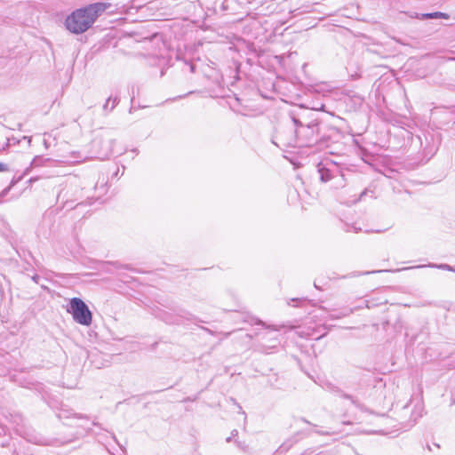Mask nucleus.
I'll list each match as a JSON object with an SVG mask.
<instances>
[{
  "mask_svg": "<svg viewBox=\"0 0 455 455\" xmlns=\"http://www.w3.org/2000/svg\"><path fill=\"white\" fill-rule=\"evenodd\" d=\"M235 443H237V445H238L240 448L244 449L243 444H242L240 442L235 441Z\"/></svg>",
  "mask_w": 455,
  "mask_h": 455,
  "instance_id": "26",
  "label": "nucleus"
},
{
  "mask_svg": "<svg viewBox=\"0 0 455 455\" xmlns=\"http://www.w3.org/2000/svg\"><path fill=\"white\" fill-rule=\"evenodd\" d=\"M320 180L322 182L333 181L335 188H342L345 186L344 175L336 163L326 161L320 163L317 166Z\"/></svg>",
  "mask_w": 455,
  "mask_h": 455,
  "instance_id": "4",
  "label": "nucleus"
},
{
  "mask_svg": "<svg viewBox=\"0 0 455 455\" xmlns=\"http://www.w3.org/2000/svg\"><path fill=\"white\" fill-rule=\"evenodd\" d=\"M291 300L292 301H297V300H299V299H292Z\"/></svg>",
  "mask_w": 455,
  "mask_h": 455,
  "instance_id": "34",
  "label": "nucleus"
},
{
  "mask_svg": "<svg viewBox=\"0 0 455 455\" xmlns=\"http://www.w3.org/2000/svg\"><path fill=\"white\" fill-rule=\"evenodd\" d=\"M422 267H432V268H438L443 270H447L451 272H455V267L448 265V264H435V263H428L426 265H418V266H412L409 267H403L400 269L394 270V272L403 271V270H408V269H414V268H422Z\"/></svg>",
  "mask_w": 455,
  "mask_h": 455,
  "instance_id": "8",
  "label": "nucleus"
},
{
  "mask_svg": "<svg viewBox=\"0 0 455 455\" xmlns=\"http://www.w3.org/2000/svg\"><path fill=\"white\" fill-rule=\"evenodd\" d=\"M269 340L271 341V344H260V349L266 353H268L269 349L275 348L279 345V340L277 337L269 338Z\"/></svg>",
  "mask_w": 455,
  "mask_h": 455,
  "instance_id": "12",
  "label": "nucleus"
},
{
  "mask_svg": "<svg viewBox=\"0 0 455 455\" xmlns=\"http://www.w3.org/2000/svg\"><path fill=\"white\" fill-rule=\"evenodd\" d=\"M196 399V397H195V398L188 397V398H186L184 401H185V402H186V401H195Z\"/></svg>",
  "mask_w": 455,
  "mask_h": 455,
  "instance_id": "27",
  "label": "nucleus"
},
{
  "mask_svg": "<svg viewBox=\"0 0 455 455\" xmlns=\"http://www.w3.org/2000/svg\"><path fill=\"white\" fill-rule=\"evenodd\" d=\"M109 6L110 4L99 2L77 9L66 18L65 27L73 34H82L88 30Z\"/></svg>",
  "mask_w": 455,
  "mask_h": 455,
  "instance_id": "2",
  "label": "nucleus"
},
{
  "mask_svg": "<svg viewBox=\"0 0 455 455\" xmlns=\"http://www.w3.org/2000/svg\"><path fill=\"white\" fill-rule=\"evenodd\" d=\"M9 171V167L6 164L0 163V172Z\"/></svg>",
  "mask_w": 455,
  "mask_h": 455,
  "instance_id": "18",
  "label": "nucleus"
},
{
  "mask_svg": "<svg viewBox=\"0 0 455 455\" xmlns=\"http://www.w3.org/2000/svg\"><path fill=\"white\" fill-rule=\"evenodd\" d=\"M272 143L282 150L291 148H299L297 129L289 118V123L280 124L272 137Z\"/></svg>",
  "mask_w": 455,
  "mask_h": 455,
  "instance_id": "3",
  "label": "nucleus"
},
{
  "mask_svg": "<svg viewBox=\"0 0 455 455\" xmlns=\"http://www.w3.org/2000/svg\"><path fill=\"white\" fill-rule=\"evenodd\" d=\"M191 93H193V92H189L188 94H185V95H180V96H178L176 99H182V98H184L186 95H188V94H191Z\"/></svg>",
  "mask_w": 455,
  "mask_h": 455,
  "instance_id": "24",
  "label": "nucleus"
},
{
  "mask_svg": "<svg viewBox=\"0 0 455 455\" xmlns=\"http://www.w3.org/2000/svg\"><path fill=\"white\" fill-rule=\"evenodd\" d=\"M419 20H428V19H449V15L442 12H427V13H415L411 16Z\"/></svg>",
  "mask_w": 455,
  "mask_h": 455,
  "instance_id": "9",
  "label": "nucleus"
},
{
  "mask_svg": "<svg viewBox=\"0 0 455 455\" xmlns=\"http://www.w3.org/2000/svg\"><path fill=\"white\" fill-rule=\"evenodd\" d=\"M229 334H230V332H227V333H225V337H228V336H229Z\"/></svg>",
  "mask_w": 455,
  "mask_h": 455,
  "instance_id": "30",
  "label": "nucleus"
},
{
  "mask_svg": "<svg viewBox=\"0 0 455 455\" xmlns=\"http://www.w3.org/2000/svg\"><path fill=\"white\" fill-rule=\"evenodd\" d=\"M192 315L186 310L180 309L177 314L173 315L169 312L162 314L161 318L168 324H180L184 319L190 320Z\"/></svg>",
  "mask_w": 455,
  "mask_h": 455,
  "instance_id": "6",
  "label": "nucleus"
},
{
  "mask_svg": "<svg viewBox=\"0 0 455 455\" xmlns=\"http://www.w3.org/2000/svg\"><path fill=\"white\" fill-rule=\"evenodd\" d=\"M387 270H373V271H365V272H363V273H353L351 274L349 276L353 277V276H357V275H370V274H375V273H381V272H387Z\"/></svg>",
  "mask_w": 455,
  "mask_h": 455,
  "instance_id": "15",
  "label": "nucleus"
},
{
  "mask_svg": "<svg viewBox=\"0 0 455 455\" xmlns=\"http://www.w3.org/2000/svg\"><path fill=\"white\" fill-rule=\"evenodd\" d=\"M237 435H238V431H237L236 429L232 430V432H231V435H230V436H228V437L226 439V441H227L228 443L231 442L232 438H233V437H235V436H236Z\"/></svg>",
  "mask_w": 455,
  "mask_h": 455,
  "instance_id": "17",
  "label": "nucleus"
},
{
  "mask_svg": "<svg viewBox=\"0 0 455 455\" xmlns=\"http://www.w3.org/2000/svg\"><path fill=\"white\" fill-rule=\"evenodd\" d=\"M40 279V276L38 275H35L33 277H32V280L35 282V283H38V280Z\"/></svg>",
  "mask_w": 455,
  "mask_h": 455,
  "instance_id": "21",
  "label": "nucleus"
},
{
  "mask_svg": "<svg viewBox=\"0 0 455 455\" xmlns=\"http://www.w3.org/2000/svg\"><path fill=\"white\" fill-rule=\"evenodd\" d=\"M316 433L319 435H331L330 432H323V431H317Z\"/></svg>",
  "mask_w": 455,
  "mask_h": 455,
  "instance_id": "22",
  "label": "nucleus"
},
{
  "mask_svg": "<svg viewBox=\"0 0 455 455\" xmlns=\"http://www.w3.org/2000/svg\"><path fill=\"white\" fill-rule=\"evenodd\" d=\"M119 102L120 98L118 96L108 97L102 108L105 115H108V113L112 112L113 109L119 104Z\"/></svg>",
  "mask_w": 455,
  "mask_h": 455,
  "instance_id": "10",
  "label": "nucleus"
},
{
  "mask_svg": "<svg viewBox=\"0 0 455 455\" xmlns=\"http://www.w3.org/2000/svg\"><path fill=\"white\" fill-rule=\"evenodd\" d=\"M112 267H115L116 268L124 267V268L128 269L127 266H122L118 262L106 261V262H103L101 264V270L106 272V273L111 274L112 273V268H111Z\"/></svg>",
  "mask_w": 455,
  "mask_h": 455,
  "instance_id": "11",
  "label": "nucleus"
},
{
  "mask_svg": "<svg viewBox=\"0 0 455 455\" xmlns=\"http://www.w3.org/2000/svg\"><path fill=\"white\" fill-rule=\"evenodd\" d=\"M67 311L72 315L76 323L84 326L92 324V313L82 299L76 297L70 299Z\"/></svg>",
  "mask_w": 455,
  "mask_h": 455,
  "instance_id": "5",
  "label": "nucleus"
},
{
  "mask_svg": "<svg viewBox=\"0 0 455 455\" xmlns=\"http://www.w3.org/2000/svg\"><path fill=\"white\" fill-rule=\"evenodd\" d=\"M342 397H344L345 399H348V400H350V401H351V403H352L353 404H355V406H357V407L360 405V404H359V403H358V401H357L356 399H355V398H354L352 395H350L344 394V395H342Z\"/></svg>",
  "mask_w": 455,
  "mask_h": 455,
  "instance_id": "16",
  "label": "nucleus"
},
{
  "mask_svg": "<svg viewBox=\"0 0 455 455\" xmlns=\"http://www.w3.org/2000/svg\"><path fill=\"white\" fill-rule=\"evenodd\" d=\"M111 154H112V150L109 149L108 151H107L106 153L103 154V157H108Z\"/></svg>",
  "mask_w": 455,
  "mask_h": 455,
  "instance_id": "23",
  "label": "nucleus"
},
{
  "mask_svg": "<svg viewBox=\"0 0 455 455\" xmlns=\"http://www.w3.org/2000/svg\"><path fill=\"white\" fill-rule=\"evenodd\" d=\"M129 90L131 94V100L132 101L133 99L135 98V94L139 93V87L133 84L129 86Z\"/></svg>",
  "mask_w": 455,
  "mask_h": 455,
  "instance_id": "14",
  "label": "nucleus"
},
{
  "mask_svg": "<svg viewBox=\"0 0 455 455\" xmlns=\"http://www.w3.org/2000/svg\"><path fill=\"white\" fill-rule=\"evenodd\" d=\"M191 72L195 71V66L193 64H189Z\"/></svg>",
  "mask_w": 455,
  "mask_h": 455,
  "instance_id": "28",
  "label": "nucleus"
},
{
  "mask_svg": "<svg viewBox=\"0 0 455 455\" xmlns=\"http://www.w3.org/2000/svg\"><path fill=\"white\" fill-rule=\"evenodd\" d=\"M288 115L297 129L299 148L313 147L329 139L324 131L325 124L315 111L299 107Z\"/></svg>",
  "mask_w": 455,
  "mask_h": 455,
  "instance_id": "1",
  "label": "nucleus"
},
{
  "mask_svg": "<svg viewBox=\"0 0 455 455\" xmlns=\"http://www.w3.org/2000/svg\"><path fill=\"white\" fill-rule=\"evenodd\" d=\"M425 145L422 149V157L426 158V161L431 159L438 150V144L435 141L434 135H424Z\"/></svg>",
  "mask_w": 455,
  "mask_h": 455,
  "instance_id": "7",
  "label": "nucleus"
},
{
  "mask_svg": "<svg viewBox=\"0 0 455 455\" xmlns=\"http://www.w3.org/2000/svg\"><path fill=\"white\" fill-rule=\"evenodd\" d=\"M10 146V140H8V142L6 144V147H9Z\"/></svg>",
  "mask_w": 455,
  "mask_h": 455,
  "instance_id": "33",
  "label": "nucleus"
},
{
  "mask_svg": "<svg viewBox=\"0 0 455 455\" xmlns=\"http://www.w3.org/2000/svg\"><path fill=\"white\" fill-rule=\"evenodd\" d=\"M324 105H322L319 109L323 110Z\"/></svg>",
  "mask_w": 455,
  "mask_h": 455,
  "instance_id": "32",
  "label": "nucleus"
},
{
  "mask_svg": "<svg viewBox=\"0 0 455 455\" xmlns=\"http://www.w3.org/2000/svg\"><path fill=\"white\" fill-rule=\"evenodd\" d=\"M304 422L307 423V424H310L307 419H302Z\"/></svg>",
  "mask_w": 455,
  "mask_h": 455,
  "instance_id": "31",
  "label": "nucleus"
},
{
  "mask_svg": "<svg viewBox=\"0 0 455 455\" xmlns=\"http://www.w3.org/2000/svg\"><path fill=\"white\" fill-rule=\"evenodd\" d=\"M21 179H22V176L19 177L18 179H14V178H13V179L12 180V181H11L10 185H9L7 188H5L1 192L0 196H2V197H3V196H5L8 194V192L11 190V188H12V187L17 183V182H19Z\"/></svg>",
  "mask_w": 455,
  "mask_h": 455,
  "instance_id": "13",
  "label": "nucleus"
},
{
  "mask_svg": "<svg viewBox=\"0 0 455 455\" xmlns=\"http://www.w3.org/2000/svg\"><path fill=\"white\" fill-rule=\"evenodd\" d=\"M256 324L265 325V323L261 320H257L255 322Z\"/></svg>",
  "mask_w": 455,
  "mask_h": 455,
  "instance_id": "25",
  "label": "nucleus"
},
{
  "mask_svg": "<svg viewBox=\"0 0 455 455\" xmlns=\"http://www.w3.org/2000/svg\"><path fill=\"white\" fill-rule=\"evenodd\" d=\"M414 140H417L418 143H419L421 146H423V141H422V139L420 136H416L414 139H413V141Z\"/></svg>",
  "mask_w": 455,
  "mask_h": 455,
  "instance_id": "19",
  "label": "nucleus"
},
{
  "mask_svg": "<svg viewBox=\"0 0 455 455\" xmlns=\"http://www.w3.org/2000/svg\"><path fill=\"white\" fill-rule=\"evenodd\" d=\"M366 193H367V189L363 190V191L360 194L359 198H357L355 201L361 200V199L363 198V196L366 195Z\"/></svg>",
  "mask_w": 455,
  "mask_h": 455,
  "instance_id": "20",
  "label": "nucleus"
},
{
  "mask_svg": "<svg viewBox=\"0 0 455 455\" xmlns=\"http://www.w3.org/2000/svg\"><path fill=\"white\" fill-rule=\"evenodd\" d=\"M239 409H240V412H241L243 415H244V416H245V412L242 410V407H241V406H239Z\"/></svg>",
  "mask_w": 455,
  "mask_h": 455,
  "instance_id": "29",
  "label": "nucleus"
}]
</instances>
